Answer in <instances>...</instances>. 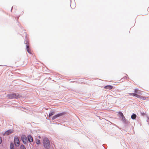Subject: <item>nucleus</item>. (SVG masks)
Segmentation results:
<instances>
[{"instance_id": "nucleus-1", "label": "nucleus", "mask_w": 149, "mask_h": 149, "mask_svg": "<svg viewBox=\"0 0 149 149\" xmlns=\"http://www.w3.org/2000/svg\"><path fill=\"white\" fill-rule=\"evenodd\" d=\"M43 144L45 148L48 149L50 147V141L48 138H45L43 139Z\"/></svg>"}, {"instance_id": "nucleus-2", "label": "nucleus", "mask_w": 149, "mask_h": 149, "mask_svg": "<svg viewBox=\"0 0 149 149\" xmlns=\"http://www.w3.org/2000/svg\"><path fill=\"white\" fill-rule=\"evenodd\" d=\"M8 98L10 99H13V98H18L20 96L18 94H16L15 93H14L12 94L8 95Z\"/></svg>"}, {"instance_id": "nucleus-3", "label": "nucleus", "mask_w": 149, "mask_h": 149, "mask_svg": "<svg viewBox=\"0 0 149 149\" xmlns=\"http://www.w3.org/2000/svg\"><path fill=\"white\" fill-rule=\"evenodd\" d=\"M14 142L15 145L16 146H19V141L18 137L15 136V137Z\"/></svg>"}, {"instance_id": "nucleus-4", "label": "nucleus", "mask_w": 149, "mask_h": 149, "mask_svg": "<svg viewBox=\"0 0 149 149\" xmlns=\"http://www.w3.org/2000/svg\"><path fill=\"white\" fill-rule=\"evenodd\" d=\"M64 114H65V113H60L58 114L57 115L54 116L53 117V118H52V120H54V119H55L56 118H57L58 117H60V116H63Z\"/></svg>"}, {"instance_id": "nucleus-5", "label": "nucleus", "mask_w": 149, "mask_h": 149, "mask_svg": "<svg viewBox=\"0 0 149 149\" xmlns=\"http://www.w3.org/2000/svg\"><path fill=\"white\" fill-rule=\"evenodd\" d=\"M134 96H135L136 97H137L138 98H139L141 100H145L146 99V97H143L142 96H141L139 95L134 94Z\"/></svg>"}, {"instance_id": "nucleus-6", "label": "nucleus", "mask_w": 149, "mask_h": 149, "mask_svg": "<svg viewBox=\"0 0 149 149\" xmlns=\"http://www.w3.org/2000/svg\"><path fill=\"white\" fill-rule=\"evenodd\" d=\"M13 132V130H9L6 131L3 134V135H8Z\"/></svg>"}, {"instance_id": "nucleus-7", "label": "nucleus", "mask_w": 149, "mask_h": 149, "mask_svg": "<svg viewBox=\"0 0 149 149\" xmlns=\"http://www.w3.org/2000/svg\"><path fill=\"white\" fill-rule=\"evenodd\" d=\"M21 139L24 144H26L27 142L26 136L25 135H23L21 137Z\"/></svg>"}, {"instance_id": "nucleus-8", "label": "nucleus", "mask_w": 149, "mask_h": 149, "mask_svg": "<svg viewBox=\"0 0 149 149\" xmlns=\"http://www.w3.org/2000/svg\"><path fill=\"white\" fill-rule=\"evenodd\" d=\"M113 88V87L112 86L109 85L106 86L104 87V89H108L109 90L112 89Z\"/></svg>"}, {"instance_id": "nucleus-9", "label": "nucleus", "mask_w": 149, "mask_h": 149, "mask_svg": "<svg viewBox=\"0 0 149 149\" xmlns=\"http://www.w3.org/2000/svg\"><path fill=\"white\" fill-rule=\"evenodd\" d=\"M28 139L29 142H31L33 141V138L31 135H29L28 136Z\"/></svg>"}, {"instance_id": "nucleus-10", "label": "nucleus", "mask_w": 149, "mask_h": 149, "mask_svg": "<svg viewBox=\"0 0 149 149\" xmlns=\"http://www.w3.org/2000/svg\"><path fill=\"white\" fill-rule=\"evenodd\" d=\"M26 49L27 52L29 54H31V49H29V46L26 45Z\"/></svg>"}, {"instance_id": "nucleus-11", "label": "nucleus", "mask_w": 149, "mask_h": 149, "mask_svg": "<svg viewBox=\"0 0 149 149\" xmlns=\"http://www.w3.org/2000/svg\"><path fill=\"white\" fill-rule=\"evenodd\" d=\"M134 93L135 94H138L139 95L141 94V92H139L137 89H135L134 90Z\"/></svg>"}, {"instance_id": "nucleus-12", "label": "nucleus", "mask_w": 149, "mask_h": 149, "mask_svg": "<svg viewBox=\"0 0 149 149\" xmlns=\"http://www.w3.org/2000/svg\"><path fill=\"white\" fill-rule=\"evenodd\" d=\"M136 115L135 114H133L131 116V118L132 119H135L136 118Z\"/></svg>"}, {"instance_id": "nucleus-13", "label": "nucleus", "mask_w": 149, "mask_h": 149, "mask_svg": "<svg viewBox=\"0 0 149 149\" xmlns=\"http://www.w3.org/2000/svg\"><path fill=\"white\" fill-rule=\"evenodd\" d=\"M36 143L38 144H39L40 143V141L38 139H36Z\"/></svg>"}, {"instance_id": "nucleus-14", "label": "nucleus", "mask_w": 149, "mask_h": 149, "mask_svg": "<svg viewBox=\"0 0 149 149\" xmlns=\"http://www.w3.org/2000/svg\"><path fill=\"white\" fill-rule=\"evenodd\" d=\"M10 149H14V145L13 143L10 144Z\"/></svg>"}, {"instance_id": "nucleus-15", "label": "nucleus", "mask_w": 149, "mask_h": 149, "mask_svg": "<svg viewBox=\"0 0 149 149\" xmlns=\"http://www.w3.org/2000/svg\"><path fill=\"white\" fill-rule=\"evenodd\" d=\"M54 114V112H51L49 114V117H51Z\"/></svg>"}, {"instance_id": "nucleus-16", "label": "nucleus", "mask_w": 149, "mask_h": 149, "mask_svg": "<svg viewBox=\"0 0 149 149\" xmlns=\"http://www.w3.org/2000/svg\"><path fill=\"white\" fill-rule=\"evenodd\" d=\"M20 149H26V148L24 145H21L20 146Z\"/></svg>"}, {"instance_id": "nucleus-17", "label": "nucleus", "mask_w": 149, "mask_h": 149, "mask_svg": "<svg viewBox=\"0 0 149 149\" xmlns=\"http://www.w3.org/2000/svg\"><path fill=\"white\" fill-rule=\"evenodd\" d=\"M119 113L120 114V116H122V117H124V116H123V113H121V112H119Z\"/></svg>"}, {"instance_id": "nucleus-18", "label": "nucleus", "mask_w": 149, "mask_h": 149, "mask_svg": "<svg viewBox=\"0 0 149 149\" xmlns=\"http://www.w3.org/2000/svg\"><path fill=\"white\" fill-rule=\"evenodd\" d=\"M134 94H135V93H129V95H133V96H134Z\"/></svg>"}, {"instance_id": "nucleus-19", "label": "nucleus", "mask_w": 149, "mask_h": 149, "mask_svg": "<svg viewBox=\"0 0 149 149\" xmlns=\"http://www.w3.org/2000/svg\"><path fill=\"white\" fill-rule=\"evenodd\" d=\"M125 75L124 76L125 78H127L128 77L127 75V74H125Z\"/></svg>"}, {"instance_id": "nucleus-20", "label": "nucleus", "mask_w": 149, "mask_h": 149, "mask_svg": "<svg viewBox=\"0 0 149 149\" xmlns=\"http://www.w3.org/2000/svg\"><path fill=\"white\" fill-rule=\"evenodd\" d=\"M2 142V140L1 139V137H0V144Z\"/></svg>"}, {"instance_id": "nucleus-21", "label": "nucleus", "mask_w": 149, "mask_h": 149, "mask_svg": "<svg viewBox=\"0 0 149 149\" xmlns=\"http://www.w3.org/2000/svg\"><path fill=\"white\" fill-rule=\"evenodd\" d=\"M38 137L39 138V139H40L41 138V137H40V136H38Z\"/></svg>"}]
</instances>
